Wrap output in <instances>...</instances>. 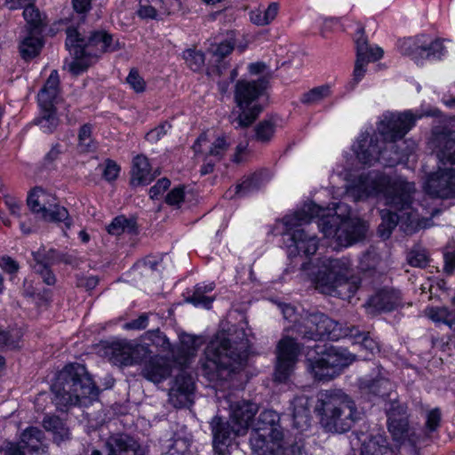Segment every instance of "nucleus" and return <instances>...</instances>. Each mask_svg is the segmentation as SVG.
Returning <instances> with one entry per match:
<instances>
[{
    "label": "nucleus",
    "instance_id": "1",
    "mask_svg": "<svg viewBox=\"0 0 455 455\" xmlns=\"http://www.w3.org/2000/svg\"><path fill=\"white\" fill-rule=\"evenodd\" d=\"M333 210V213H326V209L308 203L301 210L283 218L284 229L282 236L290 258L299 255L309 257L316 252L318 237L304 227L313 218H319L317 225L323 235L334 240L340 246L347 247L364 238L366 223L360 219L350 218V208L347 204L339 203Z\"/></svg>",
    "mask_w": 455,
    "mask_h": 455
},
{
    "label": "nucleus",
    "instance_id": "2",
    "mask_svg": "<svg viewBox=\"0 0 455 455\" xmlns=\"http://www.w3.org/2000/svg\"><path fill=\"white\" fill-rule=\"evenodd\" d=\"M347 192L355 201L382 195L388 210L381 211L382 222L378 233L387 239L400 221H405L411 228L420 227L424 214L434 217L439 210L427 209L422 204L414 206L412 197L416 192L415 184L403 176H388L379 172H369L359 175L347 187Z\"/></svg>",
    "mask_w": 455,
    "mask_h": 455
},
{
    "label": "nucleus",
    "instance_id": "3",
    "mask_svg": "<svg viewBox=\"0 0 455 455\" xmlns=\"http://www.w3.org/2000/svg\"><path fill=\"white\" fill-rule=\"evenodd\" d=\"M440 111L435 108L419 109L415 112H385L377 124V132L371 135L363 132L353 145V151L363 164L373 165L376 163L383 166H395L408 157L414 145L405 146V134L415 125L416 121L424 116H438Z\"/></svg>",
    "mask_w": 455,
    "mask_h": 455
},
{
    "label": "nucleus",
    "instance_id": "4",
    "mask_svg": "<svg viewBox=\"0 0 455 455\" xmlns=\"http://www.w3.org/2000/svg\"><path fill=\"white\" fill-rule=\"evenodd\" d=\"M242 335L236 342L224 332L218 333L208 344L202 370L211 382L227 381L245 366L249 344L243 331Z\"/></svg>",
    "mask_w": 455,
    "mask_h": 455
},
{
    "label": "nucleus",
    "instance_id": "5",
    "mask_svg": "<svg viewBox=\"0 0 455 455\" xmlns=\"http://www.w3.org/2000/svg\"><path fill=\"white\" fill-rule=\"evenodd\" d=\"M352 267L348 257L321 258L313 265L309 275L321 293L349 299L361 286V278L353 273Z\"/></svg>",
    "mask_w": 455,
    "mask_h": 455
},
{
    "label": "nucleus",
    "instance_id": "6",
    "mask_svg": "<svg viewBox=\"0 0 455 455\" xmlns=\"http://www.w3.org/2000/svg\"><path fill=\"white\" fill-rule=\"evenodd\" d=\"M53 402L60 410L68 406H88L97 400L100 390L84 365L67 364L52 385Z\"/></svg>",
    "mask_w": 455,
    "mask_h": 455
},
{
    "label": "nucleus",
    "instance_id": "7",
    "mask_svg": "<svg viewBox=\"0 0 455 455\" xmlns=\"http://www.w3.org/2000/svg\"><path fill=\"white\" fill-rule=\"evenodd\" d=\"M259 411L257 403L241 400L230 404L229 419L215 416L210 422L212 449L215 455H230V446L235 436L244 435Z\"/></svg>",
    "mask_w": 455,
    "mask_h": 455
},
{
    "label": "nucleus",
    "instance_id": "8",
    "mask_svg": "<svg viewBox=\"0 0 455 455\" xmlns=\"http://www.w3.org/2000/svg\"><path fill=\"white\" fill-rule=\"evenodd\" d=\"M323 427L332 433L348 431L359 419L354 401L341 390H323L315 408Z\"/></svg>",
    "mask_w": 455,
    "mask_h": 455
},
{
    "label": "nucleus",
    "instance_id": "9",
    "mask_svg": "<svg viewBox=\"0 0 455 455\" xmlns=\"http://www.w3.org/2000/svg\"><path fill=\"white\" fill-rule=\"evenodd\" d=\"M268 84L266 77L255 81L239 80L235 84V100L239 108L237 116L234 111L230 122L235 128H247L259 116L262 108L256 100L263 95Z\"/></svg>",
    "mask_w": 455,
    "mask_h": 455
},
{
    "label": "nucleus",
    "instance_id": "10",
    "mask_svg": "<svg viewBox=\"0 0 455 455\" xmlns=\"http://www.w3.org/2000/svg\"><path fill=\"white\" fill-rule=\"evenodd\" d=\"M317 356L308 354L307 368L313 377L319 381H329L339 375L340 371L349 366L355 355L347 349L339 347H315Z\"/></svg>",
    "mask_w": 455,
    "mask_h": 455
},
{
    "label": "nucleus",
    "instance_id": "11",
    "mask_svg": "<svg viewBox=\"0 0 455 455\" xmlns=\"http://www.w3.org/2000/svg\"><path fill=\"white\" fill-rule=\"evenodd\" d=\"M355 327L342 329L338 322L333 321L328 315L320 313H307L301 317L300 323L296 325V331L307 339L318 340L328 339L338 340L347 335H354Z\"/></svg>",
    "mask_w": 455,
    "mask_h": 455
},
{
    "label": "nucleus",
    "instance_id": "12",
    "mask_svg": "<svg viewBox=\"0 0 455 455\" xmlns=\"http://www.w3.org/2000/svg\"><path fill=\"white\" fill-rule=\"evenodd\" d=\"M29 209L44 220L64 222L67 228L72 226V220L65 207L60 206L57 198L42 188H35L28 196Z\"/></svg>",
    "mask_w": 455,
    "mask_h": 455
},
{
    "label": "nucleus",
    "instance_id": "13",
    "mask_svg": "<svg viewBox=\"0 0 455 455\" xmlns=\"http://www.w3.org/2000/svg\"><path fill=\"white\" fill-rule=\"evenodd\" d=\"M424 190L431 197L455 198V167L439 165L435 172L427 175Z\"/></svg>",
    "mask_w": 455,
    "mask_h": 455
},
{
    "label": "nucleus",
    "instance_id": "14",
    "mask_svg": "<svg viewBox=\"0 0 455 455\" xmlns=\"http://www.w3.org/2000/svg\"><path fill=\"white\" fill-rule=\"evenodd\" d=\"M300 349L295 339L289 337H284L278 342L275 381L284 383L289 379L293 372Z\"/></svg>",
    "mask_w": 455,
    "mask_h": 455
},
{
    "label": "nucleus",
    "instance_id": "15",
    "mask_svg": "<svg viewBox=\"0 0 455 455\" xmlns=\"http://www.w3.org/2000/svg\"><path fill=\"white\" fill-rule=\"evenodd\" d=\"M103 447L106 455H144V450L139 441L125 433H115L108 435ZM89 455H102V452L92 448Z\"/></svg>",
    "mask_w": 455,
    "mask_h": 455
},
{
    "label": "nucleus",
    "instance_id": "16",
    "mask_svg": "<svg viewBox=\"0 0 455 455\" xmlns=\"http://www.w3.org/2000/svg\"><path fill=\"white\" fill-rule=\"evenodd\" d=\"M87 54L93 59L102 53L112 52L121 49L118 40L106 31L92 32L88 38H85L78 32V41L76 42Z\"/></svg>",
    "mask_w": 455,
    "mask_h": 455
},
{
    "label": "nucleus",
    "instance_id": "17",
    "mask_svg": "<svg viewBox=\"0 0 455 455\" xmlns=\"http://www.w3.org/2000/svg\"><path fill=\"white\" fill-rule=\"evenodd\" d=\"M433 152L439 160L440 165L455 166V133L445 129L435 127L429 141Z\"/></svg>",
    "mask_w": 455,
    "mask_h": 455
},
{
    "label": "nucleus",
    "instance_id": "18",
    "mask_svg": "<svg viewBox=\"0 0 455 455\" xmlns=\"http://www.w3.org/2000/svg\"><path fill=\"white\" fill-rule=\"evenodd\" d=\"M78 41V30L75 28L67 29L66 47L74 60L67 63V68L74 76H78L87 70L93 58L87 56L85 52L76 43Z\"/></svg>",
    "mask_w": 455,
    "mask_h": 455
},
{
    "label": "nucleus",
    "instance_id": "19",
    "mask_svg": "<svg viewBox=\"0 0 455 455\" xmlns=\"http://www.w3.org/2000/svg\"><path fill=\"white\" fill-rule=\"evenodd\" d=\"M250 445L257 455H277L286 449V442L283 437L268 435L257 431H251Z\"/></svg>",
    "mask_w": 455,
    "mask_h": 455
},
{
    "label": "nucleus",
    "instance_id": "20",
    "mask_svg": "<svg viewBox=\"0 0 455 455\" xmlns=\"http://www.w3.org/2000/svg\"><path fill=\"white\" fill-rule=\"evenodd\" d=\"M195 389L193 378L181 372L174 380L172 387L169 391L170 402L175 407H184L191 402V397Z\"/></svg>",
    "mask_w": 455,
    "mask_h": 455
},
{
    "label": "nucleus",
    "instance_id": "21",
    "mask_svg": "<svg viewBox=\"0 0 455 455\" xmlns=\"http://www.w3.org/2000/svg\"><path fill=\"white\" fill-rule=\"evenodd\" d=\"M402 304V296L399 291L393 288H384L378 291L369 298L367 307L371 311H392Z\"/></svg>",
    "mask_w": 455,
    "mask_h": 455
},
{
    "label": "nucleus",
    "instance_id": "22",
    "mask_svg": "<svg viewBox=\"0 0 455 455\" xmlns=\"http://www.w3.org/2000/svg\"><path fill=\"white\" fill-rule=\"evenodd\" d=\"M387 427L393 438L401 442L405 439L409 431L408 416L405 410L396 402L387 411Z\"/></svg>",
    "mask_w": 455,
    "mask_h": 455
},
{
    "label": "nucleus",
    "instance_id": "23",
    "mask_svg": "<svg viewBox=\"0 0 455 455\" xmlns=\"http://www.w3.org/2000/svg\"><path fill=\"white\" fill-rule=\"evenodd\" d=\"M290 410L291 411L293 426L301 432L307 430L311 421L308 397L304 395L295 396L291 402Z\"/></svg>",
    "mask_w": 455,
    "mask_h": 455
},
{
    "label": "nucleus",
    "instance_id": "24",
    "mask_svg": "<svg viewBox=\"0 0 455 455\" xmlns=\"http://www.w3.org/2000/svg\"><path fill=\"white\" fill-rule=\"evenodd\" d=\"M20 441L29 453H45L48 449L44 433L36 427H27L20 434Z\"/></svg>",
    "mask_w": 455,
    "mask_h": 455
},
{
    "label": "nucleus",
    "instance_id": "25",
    "mask_svg": "<svg viewBox=\"0 0 455 455\" xmlns=\"http://www.w3.org/2000/svg\"><path fill=\"white\" fill-rule=\"evenodd\" d=\"M42 32L25 31L19 41V53L22 60L29 61L37 57L44 46Z\"/></svg>",
    "mask_w": 455,
    "mask_h": 455
},
{
    "label": "nucleus",
    "instance_id": "26",
    "mask_svg": "<svg viewBox=\"0 0 455 455\" xmlns=\"http://www.w3.org/2000/svg\"><path fill=\"white\" fill-rule=\"evenodd\" d=\"M359 388L365 395L385 399L390 396L395 385L388 379L378 376L375 379H361Z\"/></svg>",
    "mask_w": 455,
    "mask_h": 455
},
{
    "label": "nucleus",
    "instance_id": "27",
    "mask_svg": "<svg viewBox=\"0 0 455 455\" xmlns=\"http://www.w3.org/2000/svg\"><path fill=\"white\" fill-rule=\"evenodd\" d=\"M172 373V368L166 359L159 355H154L145 363L142 375L147 379L160 383L166 379Z\"/></svg>",
    "mask_w": 455,
    "mask_h": 455
},
{
    "label": "nucleus",
    "instance_id": "28",
    "mask_svg": "<svg viewBox=\"0 0 455 455\" xmlns=\"http://www.w3.org/2000/svg\"><path fill=\"white\" fill-rule=\"evenodd\" d=\"M280 417L272 410H264L252 425V431L262 432L268 435L283 438V433L279 425Z\"/></svg>",
    "mask_w": 455,
    "mask_h": 455
},
{
    "label": "nucleus",
    "instance_id": "29",
    "mask_svg": "<svg viewBox=\"0 0 455 455\" xmlns=\"http://www.w3.org/2000/svg\"><path fill=\"white\" fill-rule=\"evenodd\" d=\"M214 289L215 283L213 282L197 283L192 291L188 292L186 301L195 307L210 309L216 298L215 295L212 294Z\"/></svg>",
    "mask_w": 455,
    "mask_h": 455
},
{
    "label": "nucleus",
    "instance_id": "30",
    "mask_svg": "<svg viewBox=\"0 0 455 455\" xmlns=\"http://www.w3.org/2000/svg\"><path fill=\"white\" fill-rule=\"evenodd\" d=\"M60 77L57 70H52L37 98L40 108H54L60 92Z\"/></svg>",
    "mask_w": 455,
    "mask_h": 455
},
{
    "label": "nucleus",
    "instance_id": "31",
    "mask_svg": "<svg viewBox=\"0 0 455 455\" xmlns=\"http://www.w3.org/2000/svg\"><path fill=\"white\" fill-rule=\"evenodd\" d=\"M427 47V35H419L399 41L398 48L403 55L411 57L415 61L424 60Z\"/></svg>",
    "mask_w": 455,
    "mask_h": 455
},
{
    "label": "nucleus",
    "instance_id": "32",
    "mask_svg": "<svg viewBox=\"0 0 455 455\" xmlns=\"http://www.w3.org/2000/svg\"><path fill=\"white\" fill-rule=\"evenodd\" d=\"M155 177L148 159L145 156L139 155L133 158L131 180L133 186L148 185Z\"/></svg>",
    "mask_w": 455,
    "mask_h": 455
},
{
    "label": "nucleus",
    "instance_id": "33",
    "mask_svg": "<svg viewBox=\"0 0 455 455\" xmlns=\"http://www.w3.org/2000/svg\"><path fill=\"white\" fill-rule=\"evenodd\" d=\"M42 424L46 431L52 434L53 442L58 445L70 438L69 428L60 417L46 415Z\"/></svg>",
    "mask_w": 455,
    "mask_h": 455
},
{
    "label": "nucleus",
    "instance_id": "34",
    "mask_svg": "<svg viewBox=\"0 0 455 455\" xmlns=\"http://www.w3.org/2000/svg\"><path fill=\"white\" fill-rule=\"evenodd\" d=\"M361 455H395V451L389 447L387 436L379 433L363 442Z\"/></svg>",
    "mask_w": 455,
    "mask_h": 455
},
{
    "label": "nucleus",
    "instance_id": "35",
    "mask_svg": "<svg viewBox=\"0 0 455 455\" xmlns=\"http://www.w3.org/2000/svg\"><path fill=\"white\" fill-rule=\"evenodd\" d=\"M23 17L26 20V31L43 32L45 27V15L32 2L24 7Z\"/></svg>",
    "mask_w": 455,
    "mask_h": 455
},
{
    "label": "nucleus",
    "instance_id": "36",
    "mask_svg": "<svg viewBox=\"0 0 455 455\" xmlns=\"http://www.w3.org/2000/svg\"><path fill=\"white\" fill-rule=\"evenodd\" d=\"M279 12V4L270 3L266 8H257L250 12L251 21L257 26H266L271 23Z\"/></svg>",
    "mask_w": 455,
    "mask_h": 455
},
{
    "label": "nucleus",
    "instance_id": "37",
    "mask_svg": "<svg viewBox=\"0 0 455 455\" xmlns=\"http://www.w3.org/2000/svg\"><path fill=\"white\" fill-rule=\"evenodd\" d=\"M426 315L436 323H444L455 332V311L445 307H431L425 310Z\"/></svg>",
    "mask_w": 455,
    "mask_h": 455
},
{
    "label": "nucleus",
    "instance_id": "38",
    "mask_svg": "<svg viewBox=\"0 0 455 455\" xmlns=\"http://www.w3.org/2000/svg\"><path fill=\"white\" fill-rule=\"evenodd\" d=\"M363 28L359 30L361 35L355 40L356 60H359L360 49H362L363 52V57L364 59V63L368 64L370 62L379 60L383 56V50L379 46H370L368 44L367 39L363 36Z\"/></svg>",
    "mask_w": 455,
    "mask_h": 455
},
{
    "label": "nucleus",
    "instance_id": "39",
    "mask_svg": "<svg viewBox=\"0 0 455 455\" xmlns=\"http://www.w3.org/2000/svg\"><path fill=\"white\" fill-rule=\"evenodd\" d=\"M34 261H39L42 263H46L48 266L56 265L61 262L66 264L71 263V259L69 256L55 250L50 249L48 251L38 250L37 251L32 252Z\"/></svg>",
    "mask_w": 455,
    "mask_h": 455
},
{
    "label": "nucleus",
    "instance_id": "40",
    "mask_svg": "<svg viewBox=\"0 0 455 455\" xmlns=\"http://www.w3.org/2000/svg\"><path fill=\"white\" fill-rule=\"evenodd\" d=\"M331 94V86L323 84L304 92L300 97V102L307 106H315L330 97Z\"/></svg>",
    "mask_w": 455,
    "mask_h": 455
},
{
    "label": "nucleus",
    "instance_id": "41",
    "mask_svg": "<svg viewBox=\"0 0 455 455\" xmlns=\"http://www.w3.org/2000/svg\"><path fill=\"white\" fill-rule=\"evenodd\" d=\"M111 356L115 363L128 366L132 365L131 341L114 342L111 347Z\"/></svg>",
    "mask_w": 455,
    "mask_h": 455
},
{
    "label": "nucleus",
    "instance_id": "42",
    "mask_svg": "<svg viewBox=\"0 0 455 455\" xmlns=\"http://www.w3.org/2000/svg\"><path fill=\"white\" fill-rule=\"evenodd\" d=\"M45 133H52L59 124L55 108H41L40 116L35 120Z\"/></svg>",
    "mask_w": 455,
    "mask_h": 455
},
{
    "label": "nucleus",
    "instance_id": "43",
    "mask_svg": "<svg viewBox=\"0 0 455 455\" xmlns=\"http://www.w3.org/2000/svg\"><path fill=\"white\" fill-rule=\"evenodd\" d=\"M107 230L112 235H120L124 232L133 234L136 233L137 225L134 220L117 216L108 226Z\"/></svg>",
    "mask_w": 455,
    "mask_h": 455
},
{
    "label": "nucleus",
    "instance_id": "44",
    "mask_svg": "<svg viewBox=\"0 0 455 455\" xmlns=\"http://www.w3.org/2000/svg\"><path fill=\"white\" fill-rule=\"evenodd\" d=\"M263 184L261 173H254L246 177L241 184L235 187V193L240 196H245L256 190H258Z\"/></svg>",
    "mask_w": 455,
    "mask_h": 455
},
{
    "label": "nucleus",
    "instance_id": "45",
    "mask_svg": "<svg viewBox=\"0 0 455 455\" xmlns=\"http://www.w3.org/2000/svg\"><path fill=\"white\" fill-rule=\"evenodd\" d=\"M275 122L272 119H264L255 127V139L261 143H267L271 140L275 132Z\"/></svg>",
    "mask_w": 455,
    "mask_h": 455
},
{
    "label": "nucleus",
    "instance_id": "46",
    "mask_svg": "<svg viewBox=\"0 0 455 455\" xmlns=\"http://www.w3.org/2000/svg\"><path fill=\"white\" fill-rule=\"evenodd\" d=\"M203 344L202 339L194 335L186 334L180 338V350L184 354L185 357L195 356L196 351Z\"/></svg>",
    "mask_w": 455,
    "mask_h": 455
},
{
    "label": "nucleus",
    "instance_id": "47",
    "mask_svg": "<svg viewBox=\"0 0 455 455\" xmlns=\"http://www.w3.org/2000/svg\"><path fill=\"white\" fill-rule=\"evenodd\" d=\"M183 58L187 63V65L193 71L200 70L204 64V54L201 51H196V49H187L183 52Z\"/></svg>",
    "mask_w": 455,
    "mask_h": 455
},
{
    "label": "nucleus",
    "instance_id": "48",
    "mask_svg": "<svg viewBox=\"0 0 455 455\" xmlns=\"http://www.w3.org/2000/svg\"><path fill=\"white\" fill-rule=\"evenodd\" d=\"M131 347L132 365L139 364L143 362H145L146 363L150 359V357H153L151 355L152 352L149 349L148 345L135 344L133 342H131Z\"/></svg>",
    "mask_w": 455,
    "mask_h": 455
},
{
    "label": "nucleus",
    "instance_id": "49",
    "mask_svg": "<svg viewBox=\"0 0 455 455\" xmlns=\"http://www.w3.org/2000/svg\"><path fill=\"white\" fill-rule=\"evenodd\" d=\"M235 45V42L233 36L231 35L220 44H212L209 51L213 56L217 57L218 60H221L232 52Z\"/></svg>",
    "mask_w": 455,
    "mask_h": 455
},
{
    "label": "nucleus",
    "instance_id": "50",
    "mask_svg": "<svg viewBox=\"0 0 455 455\" xmlns=\"http://www.w3.org/2000/svg\"><path fill=\"white\" fill-rule=\"evenodd\" d=\"M443 41L440 38L430 40L427 36V47L424 52V59L440 60L445 54Z\"/></svg>",
    "mask_w": 455,
    "mask_h": 455
},
{
    "label": "nucleus",
    "instance_id": "51",
    "mask_svg": "<svg viewBox=\"0 0 455 455\" xmlns=\"http://www.w3.org/2000/svg\"><path fill=\"white\" fill-rule=\"evenodd\" d=\"M161 4L162 0H140L137 13L141 19H156Z\"/></svg>",
    "mask_w": 455,
    "mask_h": 455
},
{
    "label": "nucleus",
    "instance_id": "52",
    "mask_svg": "<svg viewBox=\"0 0 455 455\" xmlns=\"http://www.w3.org/2000/svg\"><path fill=\"white\" fill-rule=\"evenodd\" d=\"M191 440L186 435L180 434H175L172 439V444L170 445V452L172 455L174 454H185L190 448Z\"/></svg>",
    "mask_w": 455,
    "mask_h": 455
},
{
    "label": "nucleus",
    "instance_id": "53",
    "mask_svg": "<svg viewBox=\"0 0 455 455\" xmlns=\"http://www.w3.org/2000/svg\"><path fill=\"white\" fill-rule=\"evenodd\" d=\"M230 146V142L228 141V138L225 135L218 137L212 144L208 155L213 156L217 161H220Z\"/></svg>",
    "mask_w": 455,
    "mask_h": 455
},
{
    "label": "nucleus",
    "instance_id": "54",
    "mask_svg": "<svg viewBox=\"0 0 455 455\" xmlns=\"http://www.w3.org/2000/svg\"><path fill=\"white\" fill-rule=\"evenodd\" d=\"M32 268L41 276L43 282L47 285H53L56 283V276L51 269V266L46 265V263H42L39 261H35L32 265Z\"/></svg>",
    "mask_w": 455,
    "mask_h": 455
},
{
    "label": "nucleus",
    "instance_id": "55",
    "mask_svg": "<svg viewBox=\"0 0 455 455\" xmlns=\"http://www.w3.org/2000/svg\"><path fill=\"white\" fill-rule=\"evenodd\" d=\"M356 331H354V335H347V337H351L356 339V342H359L361 346L371 353H374L375 351H379L378 343L369 336V333L360 332L358 329L355 328Z\"/></svg>",
    "mask_w": 455,
    "mask_h": 455
},
{
    "label": "nucleus",
    "instance_id": "56",
    "mask_svg": "<svg viewBox=\"0 0 455 455\" xmlns=\"http://www.w3.org/2000/svg\"><path fill=\"white\" fill-rule=\"evenodd\" d=\"M143 337L145 339L150 340L153 345L161 347L164 350H169L171 347L168 339L158 329L145 332Z\"/></svg>",
    "mask_w": 455,
    "mask_h": 455
},
{
    "label": "nucleus",
    "instance_id": "57",
    "mask_svg": "<svg viewBox=\"0 0 455 455\" xmlns=\"http://www.w3.org/2000/svg\"><path fill=\"white\" fill-rule=\"evenodd\" d=\"M126 83L137 93L145 92L146 82L136 68H132L126 77Z\"/></svg>",
    "mask_w": 455,
    "mask_h": 455
},
{
    "label": "nucleus",
    "instance_id": "58",
    "mask_svg": "<svg viewBox=\"0 0 455 455\" xmlns=\"http://www.w3.org/2000/svg\"><path fill=\"white\" fill-rule=\"evenodd\" d=\"M172 128L171 124L168 122H164L160 124L157 127L150 130L145 136V139L150 143H156L159 141L164 136L167 134V132Z\"/></svg>",
    "mask_w": 455,
    "mask_h": 455
},
{
    "label": "nucleus",
    "instance_id": "59",
    "mask_svg": "<svg viewBox=\"0 0 455 455\" xmlns=\"http://www.w3.org/2000/svg\"><path fill=\"white\" fill-rule=\"evenodd\" d=\"M20 337V331H18L6 332L0 330V346L15 348L19 346Z\"/></svg>",
    "mask_w": 455,
    "mask_h": 455
},
{
    "label": "nucleus",
    "instance_id": "60",
    "mask_svg": "<svg viewBox=\"0 0 455 455\" xmlns=\"http://www.w3.org/2000/svg\"><path fill=\"white\" fill-rule=\"evenodd\" d=\"M0 455H26L20 441L18 443L4 441L0 445Z\"/></svg>",
    "mask_w": 455,
    "mask_h": 455
},
{
    "label": "nucleus",
    "instance_id": "61",
    "mask_svg": "<svg viewBox=\"0 0 455 455\" xmlns=\"http://www.w3.org/2000/svg\"><path fill=\"white\" fill-rule=\"evenodd\" d=\"M62 154V147L60 143L52 146L51 149L45 154L43 158V164L44 167H51L60 158Z\"/></svg>",
    "mask_w": 455,
    "mask_h": 455
},
{
    "label": "nucleus",
    "instance_id": "62",
    "mask_svg": "<svg viewBox=\"0 0 455 455\" xmlns=\"http://www.w3.org/2000/svg\"><path fill=\"white\" fill-rule=\"evenodd\" d=\"M363 50L360 49L359 53V60H355V68L353 72V81H354V86L357 84L364 76V74L366 72V66L367 64L364 63V59L363 57Z\"/></svg>",
    "mask_w": 455,
    "mask_h": 455
},
{
    "label": "nucleus",
    "instance_id": "63",
    "mask_svg": "<svg viewBox=\"0 0 455 455\" xmlns=\"http://www.w3.org/2000/svg\"><path fill=\"white\" fill-rule=\"evenodd\" d=\"M409 264L412 267H425L427 265V256L424 251H411L408 258Z\"/></svg>",
    "mask_w": 455,
    "mask_h": 455
},
{
    "label": "nucleus",
    "instance_id": "64",
    "mask_svg": "<svg viewBox=\"0 0 455 455\" xmlns=\"http://www.w3.org/2000/svg\"><path fill=\"white\" fill-rule=\"evenodd\" d=\"M171 181L163 178L160 179L152 188L149 189V196L151 199H157L163 195L170 187Z\"/></svg>",
    "mask_w": 455,
    "mask_h": 455
}]
</instances>
